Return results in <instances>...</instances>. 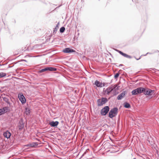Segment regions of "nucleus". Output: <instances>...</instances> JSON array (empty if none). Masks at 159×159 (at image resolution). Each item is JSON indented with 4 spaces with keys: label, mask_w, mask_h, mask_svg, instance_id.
<instances>
[{
    "label": "nucleus",
    "mask_w": 159,
    "mask_h": 159,
    "mask_svg": "<svg viewBox=\"0 0 159 159\" xmlns=\"http://www.w3.org/2000/svg\"><path fill=\"white\" fill-rule=\"evenodd\" d=\"M155 91L152 90L148 88H143V93L145 95L152 96L154 94Z\"/></svg>",
    "instance_id": "1"
},
{
    "label": "nucleus",
    "mask_w": 159,
    "mask_h": 159,
    "mask_svg": "<svg viewBox=\"0 0 159 159\" xmlns=\"http://www.w3.org/2000/svg\"><path fill=\"white\" fill-rule=\"evenodd\" d=\"M118 109L117 107H114L109 112V116L110 118H112L115 116L118 113Z\"/></svg>",
    "instance_id": "2"
},
{
    "label": "nucleus",
    "mask_w": 159,
    "mask_h": 159,
    "mask_svg": "<svg viewBox=\"0 0 159 159\" xmlns=\"http://www.w3.org/2000/svg\"><path fill=\"white\" fill-rule=\"evenodd\" d=\"M107 101V99L105 98H102L101 99H99L97 100V105L101 106L105 104Z\"/></svg>",
    "instance_id": "3"
},
{
    "label": "nucleus",
    "mask_w": 159,
    "mask_h": 159,
    "mask_svg": "<svg viewBox=\"0 0 159 159\" xmlns=\"http://www.w3.org/2000/svg\"><path fill=\"white\" fill-rule=\"evenodd\" d=\"M143 88L139 87L132 91V94L133 95H135L141 94L143 93Z\"/></svg>",
    "instance_id": "4"
},
{
    "label": "nucleus",
    "mask_w": 159,
    "mask_h": 159,
    "mask_svg": "<svg viewBox=\"0 0 159 159\" xmlns=\"http://www.w3.org/2000/svg\"><path fill=\"white\" fill-rule=\"evenodd\" d=\"M18 98L22 104H24L26 102V99L22 93H19Z\"/></svg>",
    "instance_id": "5"
},
{
    "label": "nucleus",
    "mask_w": 159,
    "mask_h": 159,
    "mask_svg": "<svg viewBox=\"0 0 159 159\" xmlns=\"http://www.w3.org/2000/svg\"><path fill=\"white\" fill-rule=\"evenodd\" d=\"M109 110L108 106H106L103 108L101 111V113L102 116L106 115L108 112Z\"/></svg>",
    "instance_id": "6"
},
{
    "label": "nucleus",
    "mask_w": 159,
    "mask_h": 159,
    "mask_svg": "<svg viewBox=\"0 0 159 159\" xmlns=\"http://www.w3.org/2000/svg\"><path fill=\"white\" fill-rule=\"evenodd\" d=\"M24 122H23V120L21 119L19 121L18 125L19 129L22 130L24 128Z\"/></svg>",
    "instance_id": "7"
},
{
    "label": "nucleus",
    "mask_w": 159,
    "mask_h": 159,
    "mask_svg": "<svg viewBox=\"0 0 159 159\" xmlns=\"http://www.w3.org/2000/svg\"><path fill=\"white\" fill-rule=\"evenodd\" d=\"M63 52L66 53H69L70 52H75V51L69 48H65L63 51Z\"/></svg>",
    "instance_id": "8"
},
{
    "label": "nucleus",
    "mask_w": 159,
    "mask_h": 159,
    "mask_svg": "<svg viewBox=\"0 0 159 159\" xmlns=\"http://www.w3.org/2000/svg\"><path fill=\"white\" fill-rule=\"evenodd\" d=\"M116 50L117 52H119L120 54L121 55H122L125 57H126L127 58H129V59H131L132 58L131 56L125 53H124L123 52H122L121 51L119 50L116 49Z\"/></svg>",
    "instance_id": "9"
},
{
    "label": "nucleus",
    "mask_w": 159,
    "mask_h": 159,
    "mask_svg": "<svg viewBox=\"0 0 159 159\" xmlns=\"http://www.w3.org/2000/svg\"><path fill=\"white\" fill-rule=\"evenodd\" d=\"M116 50L117 52H119L120 54L121 55H122L125 57H126L127 58H129V59H131L132 58L131 56L125 53H124L123 52H122L121 51L119 50L116 49Z\"/></svg>",
    "instance_id": "10"
},
{
    "label": "nucleus",
    "mask_w": 159,
    "mask_h": 159,
    "mask_svg": "<svg viewBox=\"0 0 159 159\" xmlns=\"http://www.w3.org/2000/svg\"><path fill=\"white\" fill-rule=\"evenodd\" d=\"M59 124L58 121H52L49 122V124L52 127H55L57 126Z\"/></svg>",
    "instance_id": "11"
},
{
    "label": "nucleus",
    "mask_w": 159,
    "mask_h": 159,
    "mask_svg": "<svg viewBox=\"0 0 159 159\" xmlns=\"http://www.w3.org/2000/svg\"><path fill=\"white\" fill-rule=\"evenodd\" d=\"M11 133L8 130L6 131L3 133V135L4 137L7 139H9L11 136Z\"/></svg>",
    "instance_id": "12"
},
{
    "label": "nucleus",
    "mask_w": 159,
    "mask_h": 159,
    "mask_svg": "<svg viewBox=\"0 0 159 159\" xmlns=\"http://www.w3.org/2000/svg\"><path fill=\"white\" fill-rule=\"evenodd\" d=\"M95 84L97 87L101 88L102 87V83L97 80H96L94 83Z\"/></svg>",
    "instance_id": "13"
},
{
    "label": "nucleus",
    "mask_w": 159,
    "mask_h": 159,
    "mask_svg": "<svg viewBox=\"0 0 159 159\" xmlns=\"http://www.w3.org/2000/svg\"><path fill=\"white\" fill-rule=\"evenodd\" d=\"M125 91L121 93L118 95L117 97L118 100H121L125 95Z\"/></svg>",
    "instance_id": "14"
},
{
    "label": "nucleus",
    "mask_w": 159,
    "mask_h": 159,
    "mask_svg": "<svg viewBox=\"0 0 159 159\" xmlns=\"http://www.w3.org/2000/svg\"><path fill=\"white\" fill-rule=\"evenodd\" d=\"M116 87V86L114 87L113 88L111 87H108L107 88L106 90V92L107 94H109L113 90V89Z\"/></svg>",
    "instance_id": "15"
},
{
    "label": "nucleus",
    "mask_w": 159,
    "mask_h": 159,
    "mask_svg": "<svg viewBox=\"0 0 159 159\" xmlns=\"http://www.w3.org/2000/svg\"><path fill=\"white\" fill-rule=\"evenodd\" d=\"M3 99L9 105V106H11V103L9 101V99L7 97H4L3 98Z\"/></svg>",
    "instance_id": "16"
},
{
    "label": "nucleus",
    "mask_w": 159,
    "mask_h": 159,
    "mask_svg": "<svg viewBox=\"0 0 159 159\" xmlns=\"http://www.w3.org/2000/svg\"><path fill=\"white\" fill-rule=\"evenodd\" d=\"M124 107H125L127 108H130L131 107L130 104L127 102H125L124 103Z\"/></svg>",
    "instance_id": "17"
},
{
    "label": "nucleus",
    "mask_w": 159,
    "mask_h": 159,
    "mask_svg": "<svg viewBox=\"0 0 159 159\" xmlns=\"http://www.w3.org/2000/svg\"><path fill=\"white\" fill-rule=\"evenodd\" d=\"M2 110L4 112V113H5L9 111V108L8 107H6L2 108Z\"/></svg>",
    "instance_id": "18"
},
{
    "label": "nucleus",
    "mask_w": 159,
    "mask_h": 159,
    "mask_svg": "<svg viewBox=\"0 0 159 159\" xmlns=\"http://www.w3.org/2000/svg\"><path fill=\"white\" fill-rule=\"evenodd\" d=\"M25 109L26 114L27 115L30 114V108L29 107H26L25 108Z\"/></svg>",
    "instance_id": "19"
},
{
    "label": "nucleus",
    "mask_w": 159,
    "mask_h": 159,
    "mask_svg": "<svg viewBox=\"0 0 159 159\" xmlns=\"http://www.w3.org/2000/svg\"><path fill=\"white\" fill-rule=\"evenodd\" d=\"M47 70H48V67H46L44 69H41V70H39V73H41Z\"/></svg>",
    "instance_id": "20"
},
{
    "label": "nucleus",
    "mask_w": 159,
    "mask_h": 159,
    "mask_svg": "<svg viewBox=\"0 0 159 159\" xmlns=\"http://www.w3.org/2000/svg\"><path fill=\"white\" fill-rule=\"evenodd\" d=\"M48 70L51 71H56L57 69L54 67H48Z\"/></svg>",
    "instance_id": "21"
},
{
    "label": "nucleus",
    "mask_w": 159,
    "mask_h": 159,
    "mask_svg": "<svg viewBox=\"0 0 159 159\" xmlns=\"http://www.w3.org/2000/svg\"><path fill=\"white\" fill-rule=\"evenodd\" d=\"M6 75V74L4 73H0V78L5 76Z\"/></svg>",
    "instance_id": "22"
},
{
    "label": "nucleus",
    "mask_w": 159,
    "mask_h": 159,
    "mask_svg": "<svg viewBox=\"0 0 159 159\" xmlns=\"http://www.w3.org/2000/svg\"><path fill=\"white\" fill-rule=\"evenodd\" d=\"M65 30V28L64 27H61L60 30V33H62L64 32Z\"/></svg>",
    "instance_id": "23"
},
{
    "label": "nucleus",
    "mask_w": 159,
    "mask_h": 159,
    "mask_svg": "<svg viewBox=\"0 0 159 159\" xmlns=\"http://www.w3.org/2000/svg\"><path fill=\"white\" fill-rule=\"evenodd\" d=\"M120 74L119 73H116L114 76V78L116 79L119 75Z\"/></svg>",
    "instance_id": "24"
},
{
    "label": "nucleus",
    "mask_w": 159,
    "mask_h": 159,
    "mask_svg": "<svg viewBox=\"0 0 159 159\" xmlns=\"http://www.w3.org/2000/svg\"><path fill=\"white\" fill-rule=\"evenodd\" d=\"M4 114L2 108L0 109V116Z\"/></svg>",
    "instance_id": "25"
},
{
    "label": "nucleus",
    "mask_w": 159,
    "mask_h": 159,
    "mask_svg": "<svg viewBox=\"0 0 159 159\" xmlns=\"http://www.w3.org/2000/svg\"><path fill=\"white\" fill-rule=\"evenodd\" d=\"M30 147H34V145L33 143H30Z\"/></svg>",
    "instance_id": "26"
},
{
    "label": "nucleus",
    "mask_w": 159,
    "mask_h": 159,
    "mask_svg": "<svg viewBox=\"0 0 159 159\" xmlns=\"http://www.w3.org/2000/svg\"><path fill=\"white\" fill-rule=\"evenodd\" d=\"M34 147H36L38 145V143L37 142H33Z\"/></svg>",
    "instance_id": "27"
},
{
    "label": "nucleus",
    "mask_w": 159,
    "mask_h": 159,
    "mask_svg": "<svg viewBox=\"0 0 159 159\" xmlns=\"http://www.w3.org/2000/svg\"><path fill=\"white\" fill-rule=\"evenodd\" d=\"M58 27H57V26L55 28H54V32H55V31H57V28H58Z\"/></svg>",
    "instance_id": "28"
},
{
    "label": "nucleus",
    "mask_w": 159,
    "mask_h": 159,
    "mask_svg": "<svg viewBox=\"0 0 159 159\" xmlns=\"http://www.w3.org/2000/svg\"><path fill=\"white\" fill-rule=\"evenodd\" d=\"M25 146H26L27 147H30V144H28L25 145Z\"/></svg>",
    "instance_id": "29"
},
{
    "label": "nucleus",
    "mask_w": 159,
    "mask_h": 159,
    "mask_svg": "<svg viewBox=\"0 0 159 159\" xmlns=\"http://www.w3.org/2000/svg\"><path fill=\"white\" fill-rule=\"evenodd\" d=\"M21 61H24L25 62H27V61L25 60H22Z\"/></svg>",
    "instance_id": "30"
},
{
    "label": "nucleus",
    "mask_w": 159,
    "mask_h": 159,
    "mask_svg": "<svg viewBox=\"0 0 159 159\" xmlns=\"http://www.w3.org/2000/svg\"><path fill=\"white\" fill-rule=\"evenodd\" d=\"M105 83H102V87H104L105 86Z\"/></svg>",
    "instance_id": "31"
},
{
    "label": "nucleus",
    "mask_w": 159,
    "mask_h": 159,
    "mask_svg": "<svg viewBox=\"0 0 159 159\" xmlns=\"http://www.w3.org/2000/svg\"><path fill=\"white\" fill-rule=\"evenodd\" d=\"M86 153V152L85 151V152H84V154H83L82 155V156L85 154Z\"/></svg>",
    "instance_id": "32"
},
{
    "label": "nucleus",
    "mask_w": 159,
    "mask_h": 159,
    "mask_svg": "<svg viewBox=\"0 0 159 159\" xmlns=\"http://www.w3.org/2000/svg\"><path fill=\"white\" fill-rule=\"evenodd\" d=\"M2 93V91L1 90V89H0V93Z\"/></svg>",
    "instance_id": "33"
},
{
    "label": "nucleus",
    "mask_w": 159,
    "mask_h": 159,
    "mask_svg": "<svg viewBox=\"0 0 159 159\" xmlns=\"http://www.w3.org/2000/svg\"><path fill=\"white\" fill-rule=\"evenodd\" d=\"M135 58L137 60H139V59L140 58V57H139V58H138V59H137V58Z\"/></svg>",
    "instance_id": "34"
},
{
    "label": "nucleus",
    "mask_w": 159,
    "mask_h": 159,
    "mask_svg": "<svg viewBox=\"0 0 159 159\" xmlns=\"http://www.w3.org/2000/svg\"><path fill=\"white\" fill-rule=\"evenodd\" d=\"M123 65L122 64H120L119 66H122Z\"/></svg>",
    "instance_id": "35"
},
{
    "label": "nucleus",
    "mask_w": 159,
    "mask_h": 159,
    "mask_svg": "<svg viewBox=\"0 0 159 159\" xmlns=\"http://www.w3.org/2000/svg\"><path fill=\"white\" fill-rule=\"evenodd\" d=\"M149 54V52H148V53H147V54Z\"/></svg>",
    "instance_id": "36"
}]
</instances>
